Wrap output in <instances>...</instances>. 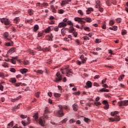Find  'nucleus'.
I'll use <instances>...</instances> for the list:
<instances>
[{
	"instance_id": "nucleus-1",
	"label": "nucleus",
	"mask_w": 128,
	"mask_h": 128,
	"mask_svg": "<svg viewBox=\"0 0 128 128\" xmlns=\"http://www.w3.org/2000/svg\"><path fill=\"white\" fill-rule=\"evenodd\" d=\"M48 112H50V111L48 110V108H46L44 110V117H42L40 118L39 119V124L42 126H44V122H46V121L44 120V118L48 119V116L46 115Z\"/></svg>"
},
{
	"instance_id": "nucleus-2",
	"label": "nucleus",
	"mask_w": 128,
	"mask_h": 128,
	"mask_svg": "<svg viewBox=\"0 0 128 128\" xmlns=\"http://www.w3.org/2000/svg\"><path fill=\"white\" fill-rule=\"evenodd\" d=\"M66 72V76L70 77L72 76V70L68 69V67H66L64 68Z\"/></svg>"
},
{
	"instance_id": "nucleus-3",
	"label": "nucleus",
	"mask_w": 128,
	"mask_h": 128,
	"mask_svg": "<svg viewBox=\"0 0 128 128\" xmlns=\"http://www.w3.org/2000/svg\"><path fill=\"white\" fill-rule=\"evenodd\" d=\"M0 20L1 22H2V24L4 23V24L6 26H8L10 24V20L6 18H2L0 19Z\"/></svg>"
},
{
	"instance_id": "nucleus-4",
	"label": "nucleus",
	"mask_w": 128,
	"mask_h": 128,
	"mask_svg": "<svg viewBox=\"0 0 128 128\" xmlns=\"http://www.w3.org/2000/svg\"><path fill=\"white\" fill-rule=\"evenodd\" d=\"M84 20V18H80L78 17H76L74 18V20L76 22H78L79 24H86V21Z\"/></svg>"
},
{
	"instance_id": "nucleus-5",
	"label": "nucleus",
	"mask_w": 128,
	"mask_h": 128,
	"mask_svg": "<svg viewBox=\"0 0 128 128\" xmlns=\"http://www.w3.org/2000/svg\"><path fill=\"white\" fill-rule=\"evenodd\" d=\"M118 104L119 106H128V100L119 102Z\"/></svg>"
},
{
	"instance_id": "nucleus-6",
	"label": "nucleus",
	"mask_w": 128,
	"mask_h": 128,
	"mask_svg": "<svg viewBox=\"0 0 128 128\" xmlns=\"http://www.w3.org/2000/svg\"><path fill=\"white\" fill-rule=\"evenodd\" d=\"M59 108L60 110L57 112V114L58 116H64V110H62V106H59Z\"/></svg>"
},
{
	"instance_id": "nucleus-7",
	"label": "nucleus",
	"mask_w": 128,
	"mask_h": 128,
	"mask_svg": "<svg viewBox=\"0 0 128 128\" xmlns=\"http://www.w3.org/2000/svg\"><path fill=\"white\" fill-rule=\"evenodd\" d=\"M57 78H56L55 82H60L62 80V76L60 74V73L58 72L56 74Z\"/></svg>"
},
{
	"instance_id": "nucleus-8",
	"label": "nucleus",
	"mask_w": 128,
	"mask_h": 128,
	"mask_svg": "<svg viewBox=\"0 0 128 128\" xmlns=\"http://www.w3.org/2000/svg\"><path fill=\"white\" fill-rule=\"evenodd\" d=\"M110 120V122H120V116H116V118H109Z\"/></svg>"
},
{
	"instance_id": "nucleus-9",
	"label": "nucleus",
	"mask_w": 128,
	"mask_h": 128,
	"mask_svg": "<svg viewBox=\"0 0 128 128\" xmlns=\"http://www.w3.org/2000/svg\"><path fill=\"white\" fill-rule=\"evenodd\" d=\"M92 83L90 82V81H88L86 83V86H85L86 88H92Z\"/></svg>"
},
{
	"instance_id": "nucleus-10",
	"label": "nucleus",
	"mask_w": 128,
	"mask_h": 128,
	"mask_svg": "<svg viewBox=\"0 0 128 128\" xmlns=\"http://www.w3.org/2000/svg\"><path fill=\"white\" fill-rule=\"evenodd\" d=\"M67 24L64 22H60L58 25V28H65V26H66Z\"/></svg>"
},
{
	"instance_id": "nucleus-11",
	"label": "nucleus",
	"mask_w": 128,
	"mask_h": 128,
	"mask_svg": "<svg viewBox=\"0 0 128 128\" xmlns=\"http://www.w3.org/2000/svg\"><path fill=\"white\" fill-rule=\"evenodd\" d=\"M80 58L82 60V64H84V62H86V60H88V58H84V54H82L80 56Z\"/></svg>"
},
{
	"instance_id": "nucleus-12",
	"label": "nucleus",
	"mask_w": 128,
	"mask_h": 128,
	"mask_svg": "<svg viewBox=\"0 0 128 128\" xmlns=\"http://www.w3.org/2000/svg\"><path fill=\"white\" fill-rule=\"evenodd\" d=\"M72 106H73L74 110V112H78V104H74L72 105Z\"/></svg>"
},
{
	"instance_id": "nucleus-13",
	"label": "nucleus",
	"mask_w": 128,
	"mask_h": 128,
	"mask_svg": "<svg viewBox=\"0 0 128 128\" xmlns=\"http://www.w3.org/2000/svg\"><path fill=\"white\" fill-rule=\"evenodd\" d=\"M9 81L10 82H12V84H16V78H10Z\"/></svg>"
},
{
	"instance_id": "nucleus-14",
	"label": "nucleus",
	"mask_w": 128,
	"mask_h": 128,
	"mask_svg": "<svg viewBox=\"0 0 128 128\" xmlns=\"http://www.w3.org/2000/svg\"><path fill=\"white\" fill-rule=\"evenodd\" d=\"M16 50V48H10L8 52V54H12V52H14Z\"/></svg>"
},
{
	"instance_id": "nucleus-15",
	"label": "nucleus",
	"mask_w": 128,
	"mask_h": 128,
	"mask_svg": "<svg viewBox=\"0 0 128 128\" xmlns=\"http://www.w3.org/2000/svg\"><path fill=\"white\" fill-rule=\"evenodd\" d=\"M84 20H86V22H92V19L90 18H84Z\"/></svg>"
},
{
	"instance_id": "nucleus-16",
	"label": "nucleus",
	"mask_w": 128,
	"mask_h": 128,
	"mask_svg": "<svg viewBox=\"0 0 128 128\" xmlns=\"http://www.w3.org/2000/svg\"><path fill=\"white\" fill-rule=\"evenodd\" d=\"M100 92H108L110 90L108 89H106V88H102L100 90Z\"/></svg>"
},
{
	"instance_id": "nucleus-17",
	"label": "nucleus",
	"mask_w": 128,
	"mask_h": 128,
	"mask_svg": "<svg viewBox=\"0 0 128 128\" xmlns=\"http://www.w3.org/2000/svg\"><path fill=\"white\" fill-rule=\"evenodd\" d=\"M20 72H21V74H26V72H28V69L22 68L20 70Z\"/></svg>"
},
{
	"instance_id": "nucleus-18",
	"label": "nucleus",
	"mask_w": 128,
	"mask_h": 128,
	"mask_svg": "<svg viewBox=\"0 0 128 128\" xmlns=\"http://www.w3.org/2000/svg\"><path fill=\"white\" fill-rule=\"evenodd\" d=\"M20 98H22V96H19L17 97L16 98L12 99L11 102H16V100H20Z\"/></svg>"
},
{
	"instance_id": "nucleus-19",
	"label": "nucleus",
	"mask_w": 128,
	"mask_h": 128,
	"mask_svg": "<svg viewBox=\"0 0 128 128\" xmlns=\"http://www.w3.org/2000/svg\"><path fill=\"white\" fill-rule=\"evenodd\" d=\"M92 10H93L92 8H88L86 11L87 14H90V12H92Z\"/></svg>"
},
{
	"instance_id": "nucleus-20",
	"label": "nucleus",
	"mask_w": 128,
	"mask_h": 128,
	"mask_svg": "<svg viewBox=\"0 0 128 128\" xmlns=\"http://www.w3.org/2000/svg\"><path fill=\"white\" fill-rule=\"evenodd\" d=\"M68 4V2H66V0H62L61 3L62 6H66V4Z\"/></svg>"
},
{
	"instance_id": "nucleus-21",
	"label": "nucleus",
	"mask_w": 128,
	"mask_h": 128,
	"mask_svg": "<svg viewBox=\"0 0 128 128\" xmlns=\"http://www.w3.org/2000/svg\"><path fill=\"white\" fill-rule=\"evenodd\" d=\"M20 104H18L17 106H15L13 108V110L14 112L16 110H18L20 108Z\"/></svg>"
},
{
	"instance_id": "nucleus-22",
	"label": "nucleus",
	"mask_w": 128,
	"mask_h": 128,
	"mask_svg": "<svg viewBox=\"0 0 128 128\" xmlns=\"http://www.w3.org/2000/svg\"><path fill=\"white\" fill-rule=\"evenodd\" d=\"M36 74H44V71L42 70H39L36 71Z\"/></svg>"
},
{
	"instance_id": "nucleus-23",
	"label": "nucleus",
	"mask_w": 128,
	"mask_h": 128,
	"mask_svg": "<svg viewBox=\"0 0 128 128\" xmlns=\"http://www.w3.org/2000/svg\"><path fill=\"white\" fill-rule=\"evenodd\" d=\"M38 28H39L38 26V24L35 25L34 26V32H37Z\"/></svg>"
},
{
	"instance_id": "nucleus-24",
	"label": "nucleus",
	"mask_w": 128,
	"mask_h": 128,
	"mask_svg": "<svg viewBox=\"0 0 128 128\" xmlns=\"http://www.w3.org/2000/svg\"><path fill=\"white\" fill-rule=\"evenodd\" d=\"M118 114V111H115L114 112H111V116H116V114Z\"/></svg>"
},
{
	"instance_id": "nucleus-25",
	"label": "nucleus",
	"mask_w": 128,
	"mask_h": 128,
	"mask_svg": "<svg viewBox=\"0 0 128 128\" xmlns=\"http://www.w3.org/2000/svg\"><path fill=\"white\" fill-rule=\"evenodd\" d=\"M50 8H51V10H52L53 12H56V8H54L53 5H52L50 6Z\"/></svg>"
},
{
	"instance_id": "nucleus-26",
	"label": "nucleus",
	"mask_w": 128,
	"mask_h": 128,
	"mask_svg": "<svg viewBox=\"0 0 128 128\" xmlns=\"http://www.w3.org/2000/svg\"><path fill=\"white\" fill-rule=\"evenodd\" d=\"M50 30H52V29H50V26H49L45 30V32H50Z\"/></svg>"
},
{
	"instance_id": "nucleus-27",
	"label": "nucleus",
	"mask_w": 128,
	"mask_h": 128,
	"mask_svg": "<svg viewBox=\"0 0 128 128\" xmlns=\"http://www.w3.org/2000/svg\"><path fill=\"white\" fill-rule=\"evenodd\" d=\"M20 18L17 17L14 20V22H16V24H18V22H20Z\"/></svg>"
},
{
	"instance_id": "nucleus-28",
	"label": "nucleus",
	"mask_w": 128,
	"mask_h": 128,
	"mask_svg": "<svg viewBox=\"0 0 128 128\" xmlns=\"http://www.w3.org/2000/svg\"><path fill=\"white\" fill-rule=\"evenodd\" d=\"M28 12L30 16H32V14H34V10H29Z\"/></svg>"
},
{
	"instance_id": "nucleus-29",
	"label": "nucleus",
	"mask_w": 128,
	"mask_h": 128,
	"mask_svg": "<svg viewBox=\"0 0 128 128\" xmlns=\"http://www.w3.org/2000/svg\"><path fill=\"white\" fill-rule=\"evenodd\" d=\"M53 38H54V36H52V35H51V36H48V40H50V42H52V41Z\"/></svg>"
},
{
	"instance_id": "nucleus-30",
	"label": "nucleus",
	"mask_w": 128,
	"mask_h": 128,
	"mask_svg": "<svg viewBox=\"0 0 128 128\" xmlns=\"http://www.w3.org/2000/svg\"><path fill=\"white\" fill-rule=\"evenodd\" d=\"M34 118L36 120H38V113H36L34 116Z\"/></svg>"
},
{
	"instance_id": "nucleus-31",
	"label": "nucleus",
	"mask_w": 128,
	"mask_h": 128,
	"mask_svg": "<svg viewBox=\"0 0 128 128\" xmlns=\"http://www.w3.org/2000/svg\"><path fill=\"white\" fill-rule=\"evenodd\" d=\"M54 96H55V98H60V94L54 93Z\"/></svg>"
},
{
	"instance_id": "nucleus-32",
	"label": "nucleus",
	"mask_w": 128,
	"mask_h": 128,
	"mask_svg": "<svg viewBox=\"0 0 128 128\" xmlns=\"http://www.w3.org/2000/svg\"><path fill=\"white\" fill-rule=\"evenodd\" d=\"M2 66H4V68H8V64L6 62H4L2 64Z\"/></svg>"
},
{
	"instance_id": "nucleus-33",
	"label": "nucleus",
	"mask_w": 128,
	"mask_h": 128,
	"mask_svg": "<svg viewBox=\"0 0 128 128\" xmlns=\"http://www.w3.org/2000/svg\"><path fill=\"white\" fill-rule=\"evenodd\" d=\"M64 32H66V29L62 28L61 30V34H62V36H64Z\"/></svg>"
},
{
	"instance_id": "nucleus-34",
	"label": "nucleus",
	"mask_w": 128,
	"mask_h": 128,
	"mask_svg": "<svg viewBox=\"0 0 128 128\" xmlns=\"http://www.w3.org/2000/svg\"><path fill=\"white\" fill-rule=\"evenodd\" d=\"M74 30V28L72 26L70 27V30H69V32H72Z\"/></svg>"
},
{
	"instance_id": "nucleus-35",
	"label": "nucleus",
	"mask_w": 128,
	"mask_h": 128,
	"mask_svg": "<svg viewBox=\"0 0 128 128\" xmlns=\"http://www.w3.org/2000/svg\"><path fill=\"white\" fill-rule=\"evenodd\" d=\"M102 104H104L105 106H106V104H108V102L106 100H103Z\"/></svg>"
},
{
	"instance_id": "nucleus-36",
	"label": "nucleus",
	"mask_w": 128,
	"mask_h": 128,
	"mask_svg": "<svg viewBox=\"0 0 128 128\" xmlns=\"http://www.w3.org/2000/svg\"><path fill=\"white\" fill-rule=\"evenodd\" d=\"M98 10L100 12H104V8H100V6H98Z\"/></svg>"
},
{
	"instance_id": "nucleus-37",
	"label": "nucleus",
	"mask_w": 128,
	"mask_h": 128,
	"mask_svg": "<svg viewBox=\"0 0 128 128\" xmlns=\"http://www.w3.org/2000/svg\"><path fill=\"white\" fill-rule=\"evenodd\" d=\"M94 104H95V106H100L102 104V103H100V102H95L94 103Z\"/></svg>"
},
{
	"instance_id": "nucleus-38",
	"label": "nucleus",
	"mask_w": 128,
	"mask_h": 128,
	"mask_svg": "<svg viewBox=\"0 0 128 128\" xmlns=\"http://www.w3.org/2000/svg\"><path fill=\"white\" fill-rule=\"evenodd\" d=\"M10 72H16V69L14 68H10Z\"/></svg>"
},
{
	"instance_id": "nucleus-39",
	"label": "nucleus",
	"mask_w": 128,
	"mask_h": 128,
	"mask_svg": "<svg viewBox=\"0 0 128 128\" xmlns=\"http://www.w3.org/2000/svg\"><path fill=\"white\" fill-rule=\"evenodd\" d=\"M100 2L98 1V2H96V5L95 6V8H98V6H100Z\"/></svg>"
},
{
	"instance_id": "nucleus-40",
	"label": "nucleus",
	"mask_w": 128,
	"mask_h": 128,
	"mask_svg": "<svg viewBox=\"0 0 128 128\" xmlns=\"http://www.w3.org/2000/svg\"><path fill=\"white\" fill-rule=\"evenodd\" d=\"M14 126V121H12L10 124H8V126L12 127Z\"/></svg>"
},
{
	"instance_id": "nucleus-41",
	"label": "nucleus",
	"mask_w": 128,
	"mask_h": 128,
	"mask_svg": "<svg viewBox=\"0 0 128 128\" xmlns=\"http://www.w3.org/2000/svg\"><path fill=\"white\" fill-rule=\"evenodd\" d=\"M104 110H108V108H110V105H108V104L105 105V106H104Z\"/></svg>"
},
{
	"instance_id": "nucleus-42",
	"label": "nucleus",
	"mask_w": 128,
	"mask_h": 128,
	"mask_svg": "<svg viewBox=\"0 0 128 128\" xmlns=\"http://www.w3.org/2000/svg\"><path fill=\"white\" fill-rule=\"evenodd\" d=\"M22 124L24 126H26V124H30V123H26V122L24 120L22 121Z\"/></svg>"
},
{
	"instance_id": "nucleus-43",
	"label": "nucleus",
	"mask_w": 128,
	"mask_h": 128,
	"mask_svg": "<svg viewBox=\"0 0 128 128\" xmlns=\"http://www.w3.org/2000/svg\"><path fill=\"white\" fill-rule=\"evenodd\" d=\"M78 14H80V16H84V12H82V10H78Z\"/></svg>"
},
{
	"instance_id": "nucleus-44",
	"label": "nucleus",
	"mask_w": 128,
	"mask_h": 128,
	"mask_svg": "<svg viewBox=\"0 0 128 128\" xmlns=\"http://www.w3.org/2000/svg\"><path fill=\"white\" fill-rule=\"evenodd\" d=\"M109 24H110V26H114V20H110V22Z\"/></svg>"
},
{
	"instance_id": "nucleus-45",
	"label": "nucleus",
	"mask_w": 128,
	"mask_h": 128,
	"mask_svg": "<svg viewBox=\"0 0 128 128\" xmlns=\"http://www.w3.org/2000/svg\"><path fill=\"white\" fill-rule=\"evenodd\" d=\"M20 116L21 118H28L27 116H24V114H21Z\"/></svg>"
},
{
	"instance_id": "nucleus-46",
	"label": "nucleus",
	"mask_w": 128,
	"mask_h": 128,
	"mask_svg": "<svg viewBox=\"0 0 128 128\" xmlns=\"http://www.w3.org/2000/svg\"><path fill=\"white\" fill-rule=\"evenodd\" d=\"M26 22H28V24H32V20H26Z\"/></svg>"
},
{
	"instance_id": "nucleus-47",
	"label": "nucleus",
	"mask_w": 128,
	"mask_h": 128,
	"mask_svg": "<svg viewBox=\"0 0 128 128\" xmlns=\"http://www.w3.org/2000/svg\"><path fill=\"white\" fill-rule=\"evenodd\" d=\"M106 4L107 6H110V0H106Z\"/></svg>"
},
{
	"instance_id": "nucleus-48",
	"label": "nucleus",
	"mask_w": 128,
	"mask_h": 128,
	"mask_svg": "<svg viewBox=\"0 0 128 128\" xmlns=\"http://www.w3.org/2000/svg\"><path fill=\"white\" fill-rule=\"evenodd\" d=\"M20 84H22V82L16 83L14 84V86H15L18 87V86H20Z\"/></svg>"
},
{
	"instance_id": "nucleus-49",
	"label": "nucleus",
	"mask_w": 128,
	"mask_h": 128,
	"mask_svg": "<svg viewBox=\"0 0 128 128\" xmlns=\"http://www.w3.org/2000/svg\"><path fill=\"white\" fill-rule=\"evenodd\" d=\"M84 30H86V32H90V28L88 27H85L84 28Z\"/></svg>"
},
{
	"instance_id": "nucleus-50",
	"label": "nucleus",
	"mask_w": 128,
	"mask_h": 128,
	"mask_svg": "<svg viewBox=\"0 0 128 128\" xmlns=\"http://www.w3.org/2000/svg\"><path fill=\"white\" fill-rule=\"evenodd\" d=\"M5 38H8V33L6 32L4 34Z\"/></svg>"
},
{
	"instance_id": "nucleus-51",
	"label": "nucleus",
	"mask_w": 128,
	"mask_h": 128,
	"mask_svg": "<svg viewBox=\"0 0 128 128\" xmlns=\"http://www.w3.org/2000/svg\"><path fill=\"white\" fill-rule=\"evenodd\" d=\"M84 121L86 122H88L90 121V119L86 118H84Z\"/></svg>"
},
{
	"instance_id": "nucleus-52",
	"label": "nucleus",
	"mask_w": 128,
	"mask_h": 128,
	"mask_svg": "<svg viewBox=\"0 0 128 128\" xmlns=\"http://www.w3.org/2000/svg\"><path fill=\"white\" fill-rule=\"evenodd\" d=\"M116 20L117 22L120 23L122 22V18H118L117 19H116Z\"/></svg>"
},
{
	"instance_id": "nucleus-53",
	"label": "nucleus",
	"mask_w": 128,
	"mask_h": 128,
	"mask_svg": "<svg viewBox=\"0 0 128 128\" xmlns=\"http://www.w3.org/2000/svg\"><path fill=\"white\" fill-rule=\"evenodd\" d=\"M126 34V30H122V36H124V34Z\"/></svg>"
},
{
	"instance_id": "nucleus-54",
	"label": "nucleus",
	"mask_w": 128,
	"mask_h": 128,
	"mask_svg": "<svg viewBox=\"0 0 128 128\" xmlns=\"http://www.w3.org/2000/svg\"><path fill=\"white\" fill-rule=\"evenodd\" d=\"M11 62H12V64H16V60H14V59H12L11 60Z\"/></svg>"
},
{
	"instance_id": "nucleus-55",
	"label": "nucleus",
	"mask_w": 128,
	"mask_h": 128,
	"mask_svg": "<svg viewBox=\"0 0 128 128\" xmlns=\"http://www.w3.org/2000/svg\"><path fill=\"white\" fill-rule=\"evenodd\" d=\"M67 23L68 24H69V26H74V24L71 21H68Z\"/></svg>"
},
{
	"instance_id": "nucleus-56",
	"label": "nucleus",
	"mask_w": 128,
	"mask_h": 128,
	"mask_svg": "<svg viewBox=\"0 0 128 128\" xmlns=\"http://www.w3.org/2000/svg\"><path fill=\"white\" fill-rule=\"evenodd\" d=\"M106 78L105 79H104L102 80V84H106Z\"/></svg>"
},
{
	"instance_id": "nucleus-57",
	"label": "nucleus",
	"mask_w": 128,
	"mask_h": 128,
	"mask_svg": "<svg viewBox=\"0 0 128 128\" xmlns=\"http://www.w3.org/2000/svg\"><path fill=\"white\" fill-rule=\"evenodd\" d=\"M96 44H100V40L96 38Z\"/></svg>"
},
{
	"instance_id": "nucleus-58",
	"label": "nucleus",
	"mask_w": 128,
	"mask_h": 128,
	"mask_svg": "<svg viewBox=\"0 0 128 128\" xmlns=\"http://www.w3.org/2000/svg\"><path fill=\"white\" fill-rule=\"evenodd\" d=\"M50 51V48H44L43 49V52H48Z\"/></svg>"
},
{
	"instance_id": "nucleus-59",
	"label": "nucleus",
	"mask_w": 128,
	"mask_h": 128,
	"mask_svg": "<svg viewBox=\"0 0 128 128\" xmlns=\"http://www.w3.org/2000/svg\"><path fill=\"white\" fill-rule=\"evenodd\" d=\"M64 10H58V14H64Z\"/></svg>"
},
{
	"instance_id": "nucleus-60",
	"label": "nucleus",
	"mask_w": 128,
	"mask_h": 128,
	"mask_svg": "<svg viewBox=\"0 0 128 128\" xmlns=\"http://www.w3.org/2000/svg\"><path fill=\"white\" fill-rule=\"evenodd\" d=\"M84 40H90V38L86 36H84Z\"/></svg>"
},
{
	"instance_id": "nucleus-61",
	"label": "nucleus",
	"mask_w": 128,
	"mask_h": 128,
	"mask_svg": "<svg viewBox=\"0 0 128 128\" xmlns=\"http://www.w3.org/2000/svg\"><path fill=\"white\" fill-rule=\"evenodd\" d=\"M54 30L55 32H58V26H55V27L54 28Z\"/></svg>"
},
{
	"instance_id": "nucleus-62",
	"label": "nucleus",
	"mask_w": 128,
	"mask_h": 128,
	"mask_svg": "<svg viewBox=\"0 0 128 128\" xmlns=\"http://www.w3.org/2000/svg\"><path fill=\"white\" fill-rule=\"evenodd\" d=\"M28 52L30 54H32L33 56H34V50H29Z\"/></svg>"
},
{
	"instance_id": "nucleus-63",
	"label": "nucleus",
	"mask_w": 128,
	"mask_h": 128,
	"mask_svg": "<svg viewBox=\"0 0 128 128\" xmlns=\"http://www.w3.org/2000/svg\"><path fill=\"white\" fill-rule=\"evenodd\" d=\"M36 98H40V92H37L36 94Z\"/></svg>"
},
{
	"instance_id": "nucleus-64",
	"label": "nucleus",
	"mask_w": 128,
	"mask_h": 128,
	"mask_svg": "<svg viewBox=\"0 0 128 128\" xmlns=\"http://www.w3.org/2000/svg\"><path fill=\"white\" fill-rule=\"evenodd\" d=\"M42 32H39L38 33V37H40V36H42Z\"/></svg>"
}]
</instances>
